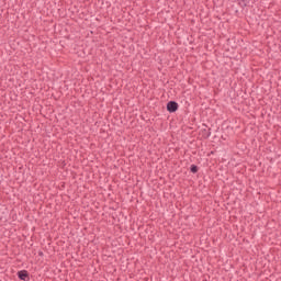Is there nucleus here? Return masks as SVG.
Returning <instances> with one entry per match:
<instances>
[{"label":"nucleus","instance_id":"39448f33","mask_svg":"<svg viewBox=\"0 0 281 281\" xmlns=\"http://www.w3.org/2000/svg\"><path fill=\"white\" fill-rule=\"evenodd\" d=\"M205 133V138L207 139V137H210V135H212V132H210V130H204Z\"/></svg>","mask_w":281,"mask_h":281},{"label":"nucleus","instance_id":"20e7f679","mask_svg":"<svg viewBox=\"0 0 281 281\" xmlns=\"http://www.w3.org/2000/svg\"><path fill=\"white\" fill-rule=\"evenodd\" d=\"M240 8H247V0H237Z\"/></svg>","mask_w":281,"mask_h":281},{"label":"nucleus","instance_id":"423d86ee","mask_svg":"<svg viewBox=\"0 0 281 281\" xmlns=\"http://www.w3.org/2000/svg\"><path fill=\"white\" fill-rule=\"evenodd\" d=\"M38 256L43 257L44 256L43 251L40 250Z\"/></svg>","mask_w":281,"mask_h":281},{"label":"nucleus","instance_id":"f03ea898","mask_svg":"<svg viewBox=\"0 0 281 281\" xmlns=\"http://www.w3.org/2000/svg\"><path fill=\"white\" fill-rule=\"evenodd\" d=\"M18 278L19 280L27 281L30 280V272H27V270H20L18 272Z\"/></svg>","mask_w":281,"mask_h":281},{"label":"nucleus","instance_id":"f257e3e1","mask_svg":"<svg viewBox=\"0 0 281 281\" xmlns=\"http://www.w3.org/2000/svg\"><path fill=\"white\" fill-rule=\"evenodd\" d=\"M167 111L169 113H177V111H179V103H177V101H169L167 103Z\"/></svg>","mask_w":281,"mask_h":281},{"label":"nucleus","instance_id":"7ed1b4c3","mask_svg":"<svg viewBox=\"0 0 281 281\" xmlns=\"http://www.w3.org/2000/svg\"><path fill=\"white\" fill-rule=\"evenodd\" d=\"M190 172H192L193 175H196V172H199V166H196V165H191V167H190Z\"/></svg>","mask_w":281,"mask_h":281}]
</instances>
